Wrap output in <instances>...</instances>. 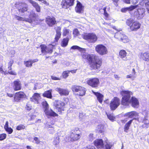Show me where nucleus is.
Listing matches in <instances>:
<instances>
[{
	"instance_id": "nucleus-1",
	"label": "nucleus",
	"mask_w": 149,
	"mask_h": 149,
	"mask_svg": "<svg viewBox=\"0 0 149 149\" xmlns=\"http://www.w3.org/2000/svg\"><path fill=\"white\" fill-rule=\"evenodd\" d=\"M72 49H77L83 54H82V58L87 60L90 62V67L92 70L100 68L102 64V59L95 55L85 53V49L77 45L72 46L70 48Z\"/></svg>"
},
{
	"instance_id": "nucleus-2",
	"label": "nucleus",
	"mask_w": 149,
	"mask_h": 149,
	"mask_svg": "<svg viewBox=\"0 0 149 149\" xmlns=\"http://www.w3.org/2000/svg\"><path fill=\"white\" fill-rule=\"evenodd\" d=\"M122 96L121 100L122 105L126 106H128L130 103L132 106L134 107H137L139 105V102L138 99L134 97H132L131 99V96L133 95V93L130 91L123 90L120 92Z\"/></svg>"
},
{
	"instance_id": "nucleus-3",
	"label": "nucleus",
	"mask_w": 149,
	"mask_h": 149,
	"mask_svg": "<svg viewBox=\"0 0 149 149\" xmlns=\"http://www.w3.org/2000/svg\"><path fill=\"white\" fill-rule=\"evenodd\" d=\"M44 112L48 117L50 116H57L58 114L51 109H49V106L46 101L43 102L42 103Z\"/></svg>"
},
{
	"instance_id": "nucleus-4",
	"label": "nucleus",
	"mask_w": 149,
	"mask_h": 149,
	"mask_svg": "<svg viewBox=\"0 0 149 149\" xmlns=\"http://www.w3.org/2000/svg\"><path fill=\"white\" fill-rule=\"evenodd\" d=\"M144 116H139L138 118V121L143 123V128H147L149 126V121L147 118L148 116L149 111L148 110H145L143 111L141 113Z\"/></svg>"
},
{
	"instance_id": "nucleus-5",
	"label": "nucleus",
	"mask_w": 149,
	"mask_h": 149,
	"mask_svg": "<svg viewBox=\"0 0 149 149\" xmlns=\"http://www.w3.org/2000/svg\"><path fill=\"white\" fill-rule=\"evenodd\" d=\"M126 23L130 26V30L132 31H136L140 28L141 24L137 21H134L132 19H127Z\"/></svg>"
},
{
	"instance_id": "nucleus-6",
	"label": "nucleus",
	"mask_w": 149,
	"mask_h": 149,
	"mask_svg": "<svg viewBox=\"0 0 149 149\" xmlns=\"http://www.w3.org/2000/svg\"><path fill=\"white\" fill-rule=\"evenodd\" d=\"M72 90L75 95L81 96L85 95L86 91L84 87L78 86H74Z\"/></svg>"
},
{
	"instance_id": "nucleus-7",
	"label": "nucleus",
	"mask_w": 149,
	"mask_h": 149,
	"mask_svg": "<svg viewBox=\"0 0 149 149\" xmlns=\"http://www.w3.org/2000/svg\"><path fill=\"white\" fill-rule=\"evenodd\" d=\"M38 15L35 13H31L29 15V18H23V17L17 16L16 17V19L19 21H26L29 23H31L33 21H35L38 17Z\"/></svg>"
},
{
	"instance_id": "nucleus-8",
	"label": "nucleus",
	"mask_w": 149,
	"mask_h": 149,
	"mask_svg": "<svg viewBox=\"0 0 149 149\" xmlns=\"http://www.w3.org/2000/svg\"><path fill=\"white\" fill-rule=\"evenodd\" d=\"M83 37L84 39L92 43L95 42L97 39L96 35L93 33H85L83 35Z\"/></svg>"
},
{
	"instance_id": "nucleus-9",
	"label": "nucleus",
	"mask_w": 149,
	"mask_h": 149,
	"mask_svg": "<svg viewBox=\"0 0 149 149\" xmlns=\"http://www.w3.org/2000/svg\"><path fill=\"white\" fill-rule=\"evenodd\" d=\"M95 49L99 54L102 56L105 55L108 53L107 48L102 44L97 45L95 47Z\"/></svg>"
},
{
	"instance_id": "nucleus-10",
	"label": "nucleus",
	"mask_w": 149,
	"mask_h": 149,
	"mask_svg": "<svg viewBox=\"0 0 149 149\" xmlns=\"http://www.w3.org/2000/svg\"><path fill=\"white\" fill-rule=\"evenodd\" d=\"M86 82L88 85L93 88L98 87L100 84L99 79L96 78L87 79Z\"/></svg>"
},
{
	"instance_id": "nucleus-11",
	"label": "nucleus",
	"mask_w": 149,
	"mask_h": 149,
	"mask_svg": "<svg viewBox=\"0 0 149 149\" xmlns=\"http://www.w3.org/2000/svg\"><path fill=\"white\" fill-rule=\"evenodd\" d=\"M120 104V101L119 98L114 97L111 101L110 107L112 110H115Z\"/></svg>"
},
{
	"instance_id": "nucleus-12",
	"label": "nucleus",
	"mask_w": 149,
	"mask_h": 149,
	"mask_svg": "<svg viewBox=\"0 0 149 149\" xmlns=\"http://www.w3.org/2000/svg\"><path fill=\"white\" fill-rule=\"evenodd\" d=\"M53 47L54 45L51 44L49 45L48 46L42 45H40L41 52L45 54L51 53L52 52Z\"/></svg>"
},
{
	"instance_id": "nucleus-13",
	"label": "nucleus",
	"mask_w": 149,
	"mask_h": 149,
	"mask_svg": "<svg viewBox=\"0 0 149 149\" xmlns=\"http://www.w3.org/2000/svg\"><path fill=\"white\" fill-rule=\"evenodd\" d=\"M145 10L143 8H139L135 11L134 14L138 19H142L145 15Z\"/></svg>"
},
{
	"instance_id": "nucleus-14",
	"label": "nucleus",
	"mask_w": 149,
	"mask_h": 149,
	"mask_svg": "<svg viewBox=\"0 0 149 149\" xmlns=\"http://www.w3.org/2000/svg\"><path fill=\"white\" fill-rule=\"evenodd\" d=\"M74 0H63L61 4L63 7L66 8L73 5Z\"/></svg>"
},
{
	"instance_id": "nucleus-15",
	"label": "nucleus",
	"mask_w": 149,
	"mask_h": 149,
	"mask_svg": "<svg viewBox=\"0 0 149 149\" xmlns=\"http://www.w3.org/2000/svg\"><path fill=\"white\" fill-rule=\"evenodd\" d=\"M40 99L41 97L40 94L37 93H35L34 94L32 97L30 98V100L35 103L39 104L40 102Z\"/></svg>"
},
{
	"instance_id": "nucleus-16",
	"label": "nucleus",
	"mask_w": 149,
	"mask_h": 149,
	"mask_svg": "<svg viewBox=\"0 0 149 149\" xmlns=\"http://www.w3.org/2000/svg\"><path fill=\"white\" fill-rule=\"evenodd\" d=\"M25 97V94L23 92H19L15 93L14 100L15 102H19L21 99L24 98Z\"/></svg>"
},
{
	"instance_id": "nucleus-17",
	"label": "nucleus",
	"mask_w": 149,
	"mask_h": 149,
	"mask_svg": "<svg viewBox=\"0 0 149 149\" xmlns=\"http://www.w3.org/2000/svg\"><path fill=\"white\" fill-rule=\"evenodd\" d=\"M54 105L55 107L54 108L57 109L58 111H59L60 109L64 106L65 104L61 101L56 100L54 102Z\"/></svg>"
},
{
	"instance_id": "nucleus-18",
	"label": "nucleus",
	"mask_w": 149,
	"mask_h": 149,
	"mask_svg": "<svg viewBox=\"0 0 149 149\" xmlns=\"http://www.w3.org/2000/svg\"><path fill=\"white\" fill-rule=\"evenodd\" d=\"M84 10V6L79 1H77V3L75 8V10L77 13L81 14L83 13Z\"/></svg>"
},
{
	"instance_id": "nucleus-19",
	"label": "nucleus",
	"mask_w": 149,
	"mask_h": 149,
	"mask_svg": "<svg viewBox=\"0 0 149 149\" xmlns=\"http://www.w3.org/2000/svg\"><path fill=\"white\" fill-rule=\"evenodd\" d=\"M55 90L61 96H66L68 95L69 92L67 89H63L57 87L55 89Z\"/></svg>"
},
{
	"instance_id": "nucleus-20",
	"label": "nucleus",
	"mask_w": 149,
	"mask_h": 149,
	"mask_svg": "<svg viewBox=\"0 0 149 149\" xmlns=\"http://www.w3.org/2000/svg\"><path fill=\"white\" fill-rule=\"evenodd\" d=\"M46 22L47 24L50 26H52L56 22L55 18L53 17H48L46 18Z\"/></svg>"
},
{
	"instance_id": "nucleus-21",
	"label": "nucleus",
	"mask_w": 149,
	"mask_h": 149,
	"mask_svg": "<svg viewBox=\"0 0 149 149\" xmlns=\"http://www.w3.org/2000/svg\"><path fill=\"white\" fill-rule=\"evenodd\" d=\"M94 145L98 149H101L104 146L103 141L102 139H97L94 142Z\"/></svg>"
},
{
	"instance_id": "nucleus-22",
	"label": "nucleus",
	"mask_w": 149,
	"mask_h": 149,
	"mask_svg": "<svg viewBox=\"0 0 149 149\" xmlns=\"http://www.w3.org/2000/svg\"><path fill=\"white\" fill-rule=\"evenodd\" d=\"M139 116L138 113L135 111H132L125 113L124 115L125 117H128L130 118H135V117Z\"/></svg>"
},
{
	"instance_id": "nucleus-23",
	"label": "nucleus",
	"mask_w": 149,
	"mask_h": 149,
	"mask_svg": "<svg viewBox=\"0 0 149 149\" xmlns=\"http://www.w3.org/2000/svg\"><path fill=\"white\" fill-rule=\"evenodd\" d=\"M13 88L15 91L19 90L21 89V86L20 81L17 80L15 81L13 83Z\"/></svg>"
},
{
	"instance_id": "nucleus-24",
	"label": "nucleus",
	"mask_w": 149,
	"mask_h": 149,
	"mask_svg": "<svg viewBox=\"0 0 149 149\" xmlns=\"http://www.w3.org/2000/svg\"><path fill=\"white\" fill-rule=\"evenodd\" d=\"M81 137V135L79 134L71 132L70 136V140L72 141H76L78 140Z\"/></svg>"
},
{
	"instance_id": "nucleus-25",
	"label": "nucleus",
	"mask_w": 149,
	"mask_h": 149,
	"mask_svg": "<svg viewBox=\"0 0 149 149\" xmlns=\"http://www.w3.org/2000/svg\"><path fill=\"white\" fill-rule=\"evenodd\" d=\"M139 57L145 61H149V52H146L143 54L140 53Z\"/></svg>"
},
{
	"instance_id": "nucleus-26",
	"label": "nucleus",
	"mask_w": 149,
	"mask_h": 149,
	"mask_svg": "<svg viewBox=\"0 0 149 149\" xmlns=\"http://www.w3.org/2000/svg\"><path fill=\"white\" fill-rule=\"evenodd\" d=\"M28 1L35 8L37 12H40V7L37 3L32 0H28Z\"/></svg>"
},
{
	"instance_id": "nucleus-27",
	"label": "nucleus",
	"mask_w": 149,
	"mask_h": 149,
	"mask_svg": "<svg viewBox=\"0 0 149 149\" xmlns=\"http://www.w3.org/2000/svg\"><path fill=\"white\" fill-rule=\"evenodd\" d=\"M56 31V34L55 38L56 41L57 42L61 37V28L60 27H56L55 28Z\"/></svg>"
},
{
	"instance_id": "nucleus-28",
	"label": "nucleus",
	"mask_w": 149,
	"mask_h": 149,
	"mask_svg": "<svg viewBox=\"0 0 149 149\" xmlns=\"http://www.w3.org/2000/svg\"><path fill=\"white\" fill-rule=\"evenodd\" d=\"M127 52L126 51L124 50H121L120 51L119 53V56L123 60H127Z\"/></svg>"
},
{
	"instance_id": "nucleus-29",
	"label": "nucleus",
	"mask_w": 149,
	"mask_h": 149,
	"mask_svg": "<svg viewBox=\"0 0 149 149\" xmlns=\"http://www.w3.org/2000/svg\"><path fill=\"white\" fill-rule=\"evenodd\" d=\"M20 6H21L20 8H18V9L21 14L23 13L24 12L27 10V5L26 4L23 3L21 4V5H20Z\"/></svg>"
},
{
	"instance_id": "nucleus-30",
	"label": "nucleus",
	"mask_w": 149,
	"mask_h": 149,
	"mask_svg": "<svg viewBox=\"0 0 149 149\" xmlns=\"http://www.w3.org/2000/svg\"><path fill=\"white\" fill-rule=\"evenodd\" d=\"M45 127L48 129V130L50 133L53 134L55 131L54 127H53L52 125H50L48 123H47L45 125Z\"/></svg>"
},
{
	"instance_id": "nucleus-31",
	"label": "nucleus",
	"mask_w": 149,
	"mask_h": 149,
	"mask_svg": "<svg viewBox=\"0 0 149 149\" xmlns=\"http://www.w3.org/2000/svg\"><path fill=\"white\" fill-rule=\"evenodd\" d=\"M93 93L96 96L99 102L101 103L103 99V95L99 93L95 92L93 91Z\"/></svg>"
},
{
	"instance_id": "nucleus-32",
	"label": "nucleus",
	"mask_w": 149,
	"mask_h": 149,
	"mask_svg": "<svg viewBox=\"0 0 149 149\" xmlns=\"http://www.w3.org/2000/svg\"><path fill=\"white\" fill-rule=\"evenodd\" d=\"M133 120H131L127 123L125 125L124 127V131L127 132L129 127L132 123V122Z\"/></svg>"
},
{
	"instance_id": "nucleus-33",
	"label": "nucleus",
	"mask_w": 149,
	"mask_h": 149,
	"mask_svg": "<svg viewBox=\"0 0 149 149\" xmlns=\"http://www.w3.org/2000/svg\"><path fill=\"white\" fill-rule=\"evenodd\" d=\"M58 135V134H56L55 135V137L54 139V140L53 142V143L54 145H56L59 143V138Z\"/></svg>"
},
{
	"instance_id": "nucleus-34",
	"label": "nucleus",
	"mask_w": 149,
	"mask_h": 149,
	"mask_svg": "<svg viewBox=\"0 0 149 149\" xmlns=\"http://www.w3.org/2000/svg\"><path fill=\"white\" fill-rule=\"evenodd\" d=\"M52 90H50L45 91L43 94V96L48 98H51L52 97Z\"/></svg>"
},
{
	"instance_id": "nucleus-35",
	"label": "nucleus",
	"mask_w": 149,
	"mask_h": 149,
	"mask_svg": "<svg viewBox=\"0 0 149 149\" xmlns=\"http://www.w3.org/2000/svg\"><path fill=\"white\" fill-rule=\"evenodd\" d=\"M123 33L120 31L117 32L115 33L114 37L118 40H120V39H122L121 37L123 36Z\"/></svg>"
},
{
	"instance_id": "nucleus-36",
	"label": "nucleus",
	"mask_w": 149,
	"mask_h": 149,
	"mask_svg": "<svg viewBox=\"0 0 149 149\" xmlns=\"http://www.w3.org/2000/svg\"><path fill=\"white\" fill-rule=\"evenodd\" d=\"M113 146V144L111 143H107L101 149H111Z\"/></svg>"
},
{
	"instance_id": "nucleus-37",
	"label": "nucleus",
	"mask_w": 149,
	"mask_h": 149,
	"mask_svg": "<svg viewBox=\"0 0 149 149\" xmlns=\"http://www.w3.org/2000/svg\"><path fill=\"white\" fill-rule=\"evenodd\" d=\"M69 40L68 38L63 39L62 41L61 45L62 46L65 47L66 46L68 43Z\"/></svg>"
},
{
	"instance_id": "nucleus-38",
	"label": "nucleus",
	"mask_w": 149,
	"mask_h": 149,
	"mask_svg": "<svg viewBox=\"0 0 149 149\" xmlns=\"http://www.w3.org/2000/svg\"><path fill=\"white\" fill-rule=\"evenodd\" d=\"M122 39H120V40L123 41L124 43H126L129 41V39L127 36L124 34H123V36L121 37Z\"/></svg>"
},
{
	"instance_id": "nucleus-39",
	"label": "nucleus",
	"mask_w": 149,
	"mask_h": 149,
	"mask_svg": "<svg viewBox=\"0 0 149 149\" xmlns=\"http://www.w3.org/2000/svg\"><path fill=\"white\" fill-rule=\"evenodd\" d=\"M141 3H143V4H145L147 11L148 13H149V0H148L147 1L146 0L144 1H142Z\"/></svg>"
},
{
	"instance_id": "nucleus-40",
	"label": "nucleus",
	"mask_w": 149,
	"mask_h": 149,
	"mask_svg": "<svg viewBox=\"0 0 149 149\" xmlns=\"http://www.w3.org/2000/svg\"><path fill=\"white\" fill-rule=\"evenodd\" d=\"M101 10H102V12H104V15L105 17V19L107 20H108V14L106 12V8L104 7L102 9H101Z\"/></svg>"
},
{
	"instance_id": "nucleus-41",
	"label": "nucleus",
	"mask_w": 149,
	"mask_h": 149,
	"mask_svg": "<svg viewBox=\"0 0 149 149\" xmlns=\"http://www.w3.org/2000/svg\"><path fill=\"white\" fill-rule=\"evenodd\" d=\"M106 114L108 118L111 121H113L115 119V118L113 114L106 113Z\"/></svg>"
},
{
	"instance_id": "nucleus-42",
	"label": "nucleus",
	"mask_w": 149,
	"mask_h": 149,
	"mask_svg": "<svg viewBox=\"0 0 149 149\" xmlns=\"http://www.w3.org/2000/svg\"><path fill=\"white\" fill-rule=\"evenodd\" d=\"M69 71L68 70L65 71L63 72L62 73V75L63 78H66L69 76Z\"/></svg>"
},
{
	"instance_id": "nucleus-43",
	"label": "nucleus",
	"mask_w": 149,
	"mask_h": 149,
	"mask_svg": "<svg viewBox=\"0 0 149 149\" xmlns=\"http://www.w3.org/2000/svg\"><path fill=\"white\" fill-rule=\"evenodd\" d=\"M24 64L25 66L28 67H31L32 66V62L30 60L25 61Z\"/></svg>"
},
{
	"instance_id": "nucleus-44",
	"label": "nucleus",
	"mask_w": 149,
	"mask_h": 149,
	"mask_svg": "<svg viewBox=\"0 0 149 149\" xmlns=\"http://www.w3.org/2000/svg\"><path fill=\"white\" fill-rule=\"evenodd\" d=\"M69 31L70 30L66 28H64L63 30V36L68 35L69 33Z\"/></svg>"
},
{
	"instance_id": "nucleus-45",
	"label": "nucleus",
	"mask_w": 149,
	"mask_h": 149,
	"mask_svg": "<svg viewBox=\"0 0 149 149\" xmlns=\"http://www.w3.org/2000/svg\"><path fill=\"white\" fill-rule=\"evenodd\" d=\"M25 127L24 125L22 124H20L17 126L16 127V129L18 130H22L24 129Z\"/></svg>"
},
{
	"instance_id": "nucleus-46",
	"label": "nucleus",
	"mask_w": 149,
	"mask_h": 149,
	"mask_svg": "<svg viewBox=\"0 0 149 149\" xmlns=\"http://www.w3.org/2000/svg\"><path fill=\"white\" fill-rule=\"evenodd\" d=\"M103 126L101 124H100L97 126V131L99 132L102 133L103 130Z\"/></svg>"
},
{
	"instance_id": "nucleus-47",
	"label": "nucleus",
	"mask_w": 149,
	"mask_h": 149,
	"mask_svg": "<svg viewBox=\"0 0 149 149\" xmlns=\"http://www.w3.org/2000/svg\"><path fill=\"white\" fill-rule=\"evenodd\" d=\"M33 140L34 141H33V142H34L36 144H40L41 141L37 137H34L33 138Z\"/></svg>"
},
{
	"instance_id": "nucleus-48",
	"label": "nucleus",
	"mask_w": 149,
	"mask_h": 149,
	"mask_svg": "<svg viewBox=\"0 0 149 149\" xmlns=\"http://www.w3.org/2000/svg\"><path fill=\"white\" fill-rule=\"evenodd\" d=\"M136 77V76L131 74L127 75L126 76V78H130L132 80H134Z\"/></svg>"
},
{
	"instance_id": "nucleus-49",
	"label": "nucleus",
	"mask_w": 149,
	"mask_h": 149,
	"mask_svg": "<svg viewBox=\"0 0 149 149\" xmlns=\"http://www.w3.org/2000/svg\"><path fill=\"white\" fill-rule=\"evenodd\" d=\"M5 130L9 134H11L13 131V129L10 127L7 128L5 129Z\"/></svg>"
},
{
	"instance_id": "nucleus-50",
	"label": "nucleus",
	"mask_w": 149,
	"mask_h": 149,
	"mask_svg": "<svg viewBox=\"0 0 149 149\" xmlns=\"http://www.w3.org/2000/svg\"><path fill=\"white\" fill-rule=\"evenodd\" d=\"M25 108L26 110L28 111L31 109V106L30 102H28L26 104Z\"/></svg>"
},
{
	"instance_id": "nucleus-51",
	"label": "nucleus",
	"mask_w": 149,
	"mask_h": 149,
	"mask_svg": "<svg viewBox=\"0 0 149 149\" xmlns=\"http://www.w3.org/2000/svg\"><path fill=\"white\" fill-rule=\"evenodd\" d=\"M137 7V5L131 6L127 7L128 11H131L136 8Z\"/></svg>"
},
{
	"instance_id": "nucleus-52",
	"label": "nucleus",
	"mask_w": 149,
	"mask_h": 149,
	"mask_svg": "<svg viewBox=\"0 0 149 149\" xmlns=\"http://www.w3.org/2000/svg\"><path fill=\"white\" fill-rule=\"evenodd\" d=\"M88 139L90 141H92L94 139L93 134V133H90L88 137Z\"/></svg>"
},
{
	"instance_id": "nucleus-53",
	"label": "nucleus",
	"mask_w": 149,
	"mask_h": 149,
	"mask_svg": "<svg viewBox=\"0 0 149 149\" xmlns=\"http://www.w3.org/2000/svg\"><path fill=\"white\" fill-rule=\"evenodd\" d=\"M13 60H11L8 63V69L9 70H11V66H12L13 64Z\"/></svg>"
},
{
	"instance_id": "nucleus-54",
	"label": "nucleus",
	"mask_w": 149,
	"mask_h": 149,
	"mask_svg": "<svg viewBox=\"0 0 149 149\" xmlns=\"http://www.w3.org/2000/svg\"><path fill=\"white\" fill-rule=\"evenodd\" d=\"M6 136V135L5 134H2L0 135V141H1L5 139Z\"/></svg>"
},
{
	"instance_id": "nucleus-55",
	"label": "nucleus",
	"mask_w": 149,
	"mask_h": 149,
	"mask_svg": "<svg viewBox=\"0 0 149 149\" xmlns=\"http://www.w3.org/2000/svg\"><path fill=\"white\" fill-rule=\"evenodd\" d=\"M85 114L84 113H80L79 115V117L81 120H83L85 118Z\"/></svg>"
},
{
	"instance_id": "nucleus-56",
	"label": "nucleus",
	"mask_w": 149,
	"mask_h": 149,
	"mask_svg": "<svg viewBox=\"0 0 149 149\" xmlns=\"http://www.w3.org/2000/svg\"><path fill=\"white\" fill-rule=\"evenodd\" d=\"M82 149H95V148L94 146L89 145L83 148Z\"/></svg>"
},
{
	"instance_id": "nucleus-57",
	"label": "nucleus",
	"mask_w": 149,
	"mask_h": 149,
	"mask_svg": "<svg viewBox=\"0 0 149 149\" xmlns=\"http://www.w3.org/2000/svg\"><path fill=\"white\" fill-rule=\"evenodd\" d=\"M73 33L74 35H77L79 33V32L78 29H74L73 30Z\"/></svg>"
},
{
	"instance_id": "nucleus-58",
	"label": "nucleus",
	"mask_w": 149,
	"mask_h": 149,
	"mask_svg": "<svg viewBox=\"0 0 149 149\" xmlns=\"http://www.w3.org/2000/svg\"><path fill=\"white\" fill-rule=\"evenodd\" d=\"M10 71H8V73L10 74L13 75H15L16 74V73L13 71L10 70H9Z\"/></svg>"
},
{
	"instance_id": "nucleus-59",
	"label": "nucleus",
	"mask_w": 149,
	"mask_h": 149,
	"mask_svg": "<svg viewBox=\"0 0 149 149\" xmlns=\"http://www.w3.org/2000/svg\"><path fill=\"white\" fill-rule=\"evenodd\" d=\"M128 11L127 7L122 8L121 10V11L123 13H125Z\"/></svg>"
},
{
	"instance_id": "nucleus-60",
	"label": "nucleus",
	"mask_w": 149,
	"mask_h": 149,
	"mask_svg": "<svg viewBox=\"0 0 149 149\" xmlns=\"http://www.w3.org/2000/svg\"><path fill=\"white\" fill-rule=\"evenodd\" d=\"M132 3L135 4H136L139 1V0H130Z\"/></svg>"
},
{
	"instance_id": "nucleus-61",
	"label": "nucleus",
	"mask_w": 149,
	"mask_h": 149,
	"mask_svg": "<svg viewBox=\"0 0 149 149\" xmlns=\"http://www.w3.org/2000/svg\"><path fill=\"white\" fill-rule=\"evenodd\" d=\"M51 78L52 79L54 80H60V78H58V77H56L54 76H51Z\"/></svg>"
},
{
	"instance_id": "nucleus-62",
	"label": "nucleus",
	"mask_w": 149,
	"mask_h": 149,
	"mask_svg": "<svg viewBox=\"0 0 149 149\" xmlns=\"http://www.w3.org/2000/svg\"><path fill=\"white\" fill-rule=\"evenodd\" d=\"M38 1L41 2L42 3H44V4L48 5V3L45 0H38Z\"/></svg>"
},
{
	"instance_id": "nucleus-63",
	"label": "nucleus",
	"mask_w": 149,
	"mask_h": 149,
	"mask_svg": "<svg viewBox=\"0 0 149 149\" xmlns=\"http://www.w3.org/2000/svg\"><path fill=\"white\" fill-rule=\"evenodd\" d=\"M8 121H6L5 124L4 126V128L5 129H6L8 127Z\"/></svg>"
},
{
	"instance_id": "nucleus-64",
	"label": "nucleus",
	"mask_w": 149,
	"mask_h": 149,
	"mask_svg": "<svg viewBox=\"0 0 149 149\" xmlns=\"http://www.w3.org/2000/svg\"><path fill=\"white\" fill-rule=\"evenodd\" d=\"M114 77L117 80H119L120 78L118 75L117 74L114 75Z\"/></svg>"
}]
</instances>
